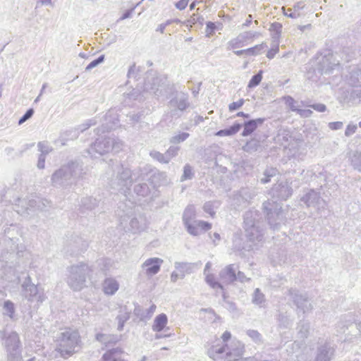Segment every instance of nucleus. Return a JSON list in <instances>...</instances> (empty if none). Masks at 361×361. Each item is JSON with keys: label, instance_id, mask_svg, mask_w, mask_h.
Wrapping results in <instances>:
<instances>
[{"label": "nucleus", "instance_id": "1", "mask_svg": "<svg viewBox=\"0 0 361 361\" xmlns=\"http://www.w3.org/2000/svg\"><path fill=\"white\" fill-rule=\"evenodd\" d=\"M112 163L113 170L116 171V176L112 178L110 185L114 189L121 191L127 196L130 193V187L133 183H136L133 191L140 197H147L150 194L151 188L146 183L143 181L147 180V173L146 169L137 168L131 171L128 168H124L118 161L110 160Z\"/></svg>", "mask_w": 361, "mask_h": 361}, {"label": "nucleus", "instance_id": "2", "mask_svg": "<svg viewBox=\"0 0 361 361\" xmlns=\"http://www.w3.org/2000/svg\"><path fill=\"white\" fill-rule=\"evenodd\" d=\"M85 173L82 161H70L53 173L51 183L55 188L66 189L83 178Z\"/></svg>", "mask_w": 361, "mask_h": 361}, {"label": "nucleus", "instance_id": "3", "mask_svg": "<svg viewBox=\"0 0 361 361\" xmlns=\"http://www.w3.org/2000/svg\"><path fill=\"white\" fill-rule=\"evenodd\" d=\"M126 207V206L122 204L116 211V215L119 218V226L125 232L134 234L143 231L146 227L145 219L140 216H135L131 208L125 210Z\"/></svg>", "mask_w": 361, "mask_h": 361}, {"label": "nucleus", "instance_id": "4", "mask_svg": "<svg viewBox=\"0 0 361 361\" xmlns=\"http://www.w3.org/2000/svg\"><path fill=\"white\" fill-rule=\"evenodd\" d=\"M81 343L78 331L66 329L60 334L57 339L56 350L62 357H69L78 351Z\"/></svg>", "mask_w": 361, "mask_h": 361}, {"label": "nucleus", "instance_id": "5", "mask_svg": "<svg viewBox=\"0 0 361 361\" xmlns=\"http://www.w3.org/2000/svg\"><path fill=\"white\" fill-rule=\"evenodd\" d=\"M67 283L69 287L78 291L86 286L87 279L90 277L92 269L85 263L81 262L67 268Z\"/></svg>", "mask_w": 361, "mask_h": 361}, {"label": "nucleus", "instance_id": "6", "mask_svg": "<svg viewBox=\"0 0 361 361\" xmlns=\"http://www.w3.org/2000/svg\"><path fill=\"white\" fill-rule=\"evenodd\" d=\"M311 68L314 73L330 74L332 71L340 65L330 50H325L317 55L310 62Z\"/></svg>", "mask_w": 361, "mask_h": 361}, {"label": "nucleus", "instance_id": "7", "mask_svg": "<svg viewBox=\"0 0 361 361\" xmlns=\"http://www.w3.org/2000/svg\"><path fill=\"white\" fill-rule=\"evenodd\" d=\"M1 337L7 353L8 361H20L21 360V345L18 334L16 331L6 334L5 331H0Z\"/></svg>", "mask_w": 361, "mask_h": 361}, {"label": "nucleus", "instance_id": "8", "mask_svg": "<svg viewBox=\"0 0 361 361\" xmlns=\"http://www.w3.org/2000/svg\"><path fill=\"white\" fill-rule=\"evenodd\" d=\"M166 78L158 75L155 72H147L143 90L159 98L166 92Z\"/></svg>", "mask_w": 361, "mask_h": 361}, {"label": "nucleus", "instance_id": "9", "mask_svg": "<svg viewBox=\"0 0 361 361\" xmlns=\"http://www.w3.org/2000/svg\"><path fill=\"white\" fill-rule=\"evenodd\" d=\"M263 209L266 212L270 227L273 230L279 229L285 218L281 207H279V205L274 201H267L263 203Z\"/></svg>", "mask_w": 361, "mask_h": 361}, {"label": "nucleus", "instance_id": "10", "mask_svg": "<svg viewBox=\"0 0 361 361\" xmlns=\"http://www.w3.org/2000/svg\"><path fill=\"white\" fill-rule=\"evenodd\" d=\"M119 148V143L116 142L114 138L109 137H101L90 146L88 149L89 154L97 158V154L99 156L103 155L110 152V150Z\"/></svg>", "mask_w": 361, "mask_h": 361}, {"label": "nucleus", "instance_id": "11", "mask_svg": "<svg viewBox=\"0 0 361 361\" xmlns=\"http://www.w3.org/2000/svg\"><path fill=\"white\" fill-rule=\"evenodd\" d=\"M171 109V115L173 116H180L179 111H183L190 106L188 95L183 92L177 93L169 102Z\"/></svg>", "mask_w": 361, "mask_h": 361}, {"label": "nucleus", "instance_id": "12", "mask_svg": "<svg viewBox=\"0 0 361 361\" xmlns=\"http://www.w3.org/2000/svg\"><path fill=\"white\" fill-rule=\"evenodd\" d=\"M288 293L298 311L306 313L312 310L313 306L306 294L300 293L298 290L293 288L289 289Z\"/></svg>", "mask_w": 361, "mask_h": 361}, {"label": "nucleus", "instance_id": "13", "mask_svg": "<svg viewBox=\"0 0 361 361\" xmlns=\"http://www.w3.org/2000/svg\"><path fill=\"white\" fill-rule=\"evenodd\" d=\"M118 115L115 109L109 110L103 117L102 125L97 128V134L109 132L118 126Z\"/></svg>", "mask_w": 361, "mask_h": 361}, {"label": "nucleus", "instance_id": "14", "mask_svg": "<svg viewBox=\"0 0 361 361\" xmlns=\"http://www.w3.org/2000/svg\"><path fill=\"white\" fill-rule=\"evenodd\" d=\"M164 261L159 257H151L146 259L141 265L140 275L145 274L152 277L159 273Z\"/></svg>", "mask_w": 361, "mask_h": 361}, {"label": "nucleus", "instance_id": "15", "mask_svg": "<svg viewBox=\"0 0 361 361\" xmlns=\"http://www.w3.org/2000/svg\"><path fill=\"white\" fill-rule=\"evenodd\" d=\"M88 247V243L80 237H75L70 240L66 247V252L70 255H77Z\"/></svg>", "mask_w": 361, "mask_h": 361}, {"label": "nucleus", "instance_id": "16", "mask_svg": "<svg viewBox=\"0 0 361 361\" xmlns=\"http://www.w3.org/2000/svg\"><path fill=\"white\" fill-rule=\"evenodd\" d=\"M38 197H32L29 199L27 201L25 200L18 199V204H16L15 210L17 213L23 214L25 213H27L28 210L30 211H37V204H38Z\"/></svg>", "mask_w": 361, "mask_h": 361}, {"label": "nucleus", "instance_id": "17", "mask_svg": "<svg viewBox=\"0 0 361 361\" xmlns=\"http://www.w3.org/2000/svg\"><path fill=\"white\" fill-rule=\"evenodd\" d=\"M258 35V32L252 31H247L240 33L237 37L232 39L228 43V49H235L245 46V42Z\"/></svg>", "mask_w": 361, "mask_h": 361}, {"label": "nucleus", "instance_id": "18", "mask_svg": "<svg viewBox=\"0 0 361 361\" xmlns=\"http://www.w3.org/2000/svg\"><path fill=\"white\" fill-rule=\"evenodd\" d=\"M24 295L28 300L33 301L37 299L38 301H42L41 296L38 295L37 286L31 283L30 277L28 276L23 284Z\"/></svg>", "mask_w": 361, "mask_h": 361}, {"label": "nucleus", "instance_id": "19", "mask_svg": "<svg viewBox=\"0 0 361 361\" xmlns=\"http://www.w3.org/2000/svg\"><path fill=\"white\" fill-rule=\"evenodd\" d=\"M271 192L279 199L286 200L291 196L293 189L287 182H281L273 187Z\"/></svg>", "mask_w": 361, "mask_h": 361}, {"label": "nucleus", "instance_id": "20", "mask_svg": "<svg viewBox=\"0 0 361 361\" xmlns=\"http://www.w3.org/2000/svg\"><path fill=\"white\" fill-rule=\"evenodd\" d=\"M245 235L249 241L253 243L262 242L264 238V229L259 224L245 230Z\"/></svg>", "mask_w": 361, "mask_h": 361}, {"label": "nucleus", "instance_id": "21", "mask_svg": "<svg viewBox=\"0 0 361 361\" xmlns=\"http://www.w3.org/2000/svg\"><path fill=\"white\" fill-rule=\"evenodd\" d=\"M334 353V348L329 343H325L317 348L315 361H330Z\"/></svg>", "mask_w": 361, "mask_h": 361}, {"label": "nucleus", "instance_id": "22", "mask_svg": "<svg viewBox=\"0 0 361 361\" xmlns=\"http://www.w3.org/2000/svg\"><path fill=\"white\" fill-rule=\"evenodd\" d=\"M244 229L262 224L260 222V214L257 210L250 209L246 212L243 216Z\"/></svg>", "mask_w": 361, "mask_h": 361}, {"label": "nucleus", "instance_id": "23", "mask_svg": "<svg viewBox=\"0 0 361 361\" xmlns=\"http://www.w3.org/2000/svg\"><path fill=\"white\" fill-rule=\"evenodd\" d=\"M301 201L309 207H316L321 201L320 193L314 190H310L301 197Z\"/></svg>", "mask_w": 361, "mask_h": 361}, {"label": "nucleus", "instance_id": "24", "mask_svg": "<svg viewBox=\"0 0 361 361\" xmlns=\"http://www.w3.org/2000/svg\"><path fill=\"white\" fill-rule=\"evenodd\" d=\"M219 276L223 282L231 283L236 281V269L234 264H229L219 272Z\"/></svg>", "mask_w": 361, "mask_h": 361}, {"label": "nucleus", "instance_id": "25", "mask_svg": "<svg viewBox=\"0 0 361 361\" xmlns=\"http://www.w3.org/2000/svg\"><path fill=\"white\" fill-rule=\"evenodd\" d=\"M264 118H259L244 122L242 135L246 137L251 135L259 126H261L264 123Z\"/></svg>", "mask_w": 361, "mask_h": 361}, {"label": "nucleus", "instance_id": "26", "mask_svg": "<svg viewBox=\"0 0 361 361\" xmlns=\"http://www.w3.org/2000/svg\"><path fill=\"white\" fill-rule=\"evenodd\" d=\"M347 80L352 86L361 87V69L355 66L351 68Z\"/></svg>", "mask_w": 361, "mask_h": 361}, {"label": "nucleus", "instance_id": "27", "mask_svg": "<svg viewBox=\"0 0 361 361\" xmlns=\"http://www.w3.org/2000/svg\"><path fill=\"white\" fill-rule=\"evenodd\" d=\"M198 263L179 262H176L175 268L180 272V278L183 279L185 274H191Z\"/></svg>", "mask_w": 361, "mask_h": 361}, {"label": "nucleus", "instance_id": "28", "mask_svg": "<svg viewBox=\"0 0 361 361\" xmlns=\"http://www.w3.org/2000/svg\"><path fill=\"white\" fill-rule=\"evenodd\" d=\"M99 204V200L92 197H85L81 199L80 209L82 212L91 211Z\"/></svg>", "mask_w": 361, "mask_h": 361}, {"label": "nucleus", "instance_id": "29", "mask_svg": "<svg viewBox=\"0 0 361 361\" xmlns=\"http://www.w3.org/2000/svg\"><path fill=\"white\" fill-rule=\"evenodd\" d=\"M118 287V283L114 279H106L103 284L104 292L106 295H114Z\"/></svg>", "mask_w": 361, "mask_h": 361}, {"label": "nucleus", "instance_id": "30", "mask_svg": "<svg viewBox=\"0 0 361 361\" xmlns=\"http://www.w3.org/2000/svg\"><path fill=\"white\" fill-rule=\"evenodd\" d=\"M168 322L167 316L162 313L157 315L154 321V324L152 325V330L156 332L161 331Z\"/></svg>", "mask_w": 361, "mask_h": 361}, {"label": "nucleus", "instance_id": "31", "mask_svg": "<svg viewBox=\"0 0 361 361\" xmlns=\"http://www.w3.org/2000/svg\"><path fill=\"white\" fill-rule=\"evenodd\" d=\"M252 302L254 305L259 306V307H263L265 306V295L258 288L255 289L252 295Z\"/></svg>", "mask_w": 361, "mask_h": 361}, {"label": "nucleus", "instance_id": "32", "mask_svg": "<svg viewBox=\"0 0 361 361\" xmlns=\"http://www.w3.org/2000/svg\"><path fill=\"white\" fill-rule=\"evenodd\" d=\"M196 211L194 205H188L183 214V222L184 224L195 221Z\"/></svg>", "mask_w": 361, "mask_h": 361}, {"label": "nucleus", "instance_id": "33", "mask_svg": "<svg viewBox=\"0 0 361 361\" xmlns=\"http://www.w3.org/2000/svg\"><path fill=\"white\" fill-rule=\"evenodd\" d=\"M242 128V124L240 123H234L233 126L229 127L228 128H225L223 130H220L216 133V135L218 136H230L235 135L237 133L240 128Z\"/></svg>", "mask_w": 361, "mask_h": 361}, {"label": "nucleus", "instance_id": "34", "mask_svg": "<svg viewBox=\"0 0 361 361\" xmlns=\"http://www.w3.org/2000/svg\"><path fill=\"white\" fill-rule=\"evenodd\" d=\"M4 314L8 316L11 319H14L16 308L14 303L11 300H6L3 305Z\"/></svg>", "mask_w": 361, "mask_h": 361}, {"label": "nucleus", "instance_id": "35", "mask_svg": "<svg viewBox=\"0 0 361 361\" xmlns=\"http://www.w3.org/2000/svg\"><path fill=\"white\" fill-rule=\"evenodd\" d=\"M278 170L276 168L266 169L263 173V177L260 178V182L266 184L271 181V178L278 175Z\"/></svg>", "mask_w": 361, "mask_h": 361}, {"label": "nucleus", "instance_id": "36", "mask_svg": "<svg viewBox=\"0 0 361 361\" xmlns=\"http://www.w3.org/2000/svg\"><path fill=\"white\" fill-rule=\"evenodd\" d=\"M298 334L300 338H305L309 335L310 324L305 321H301L298 325Z\"/></svg>", "mask_w": 361, "mask_h": 361}, {"label": "nucleus", "instance_id": "37", "mask_svg": "<svg viewBox=\"0 0 361 361\" xmlns=\"http://www.w3.org/2000/svg\"><path fill=\"white\" fill-rule=\"evenodd\" d=\"M133 314L135 317L139 318L140 321L149 320V314L146 309H143L139 305H135L133 310Z\"/></svg>", "mask_w": 361, "mask_h": 361}, {"label": "nucleus", "instance_id": "38", "mask_svg": "<svg viewBox=\"0 0 361 361\" xmlns=\"http://www.w3.org/2000/svg\"><path fill=\"white\" fill-rule=\"evenodd\" d=\"M267 46L266 43H262L257 45H255V47H250L247 49V56H257L260 54H262L265 48H267Z\"/></svg>", "mask_w": 361, "mask_h": 361}, {"label": "nucleus", "instance_id": "39", "mask_svg": "<svg viewBox=\"0 0 361 361\" xmlns=\"http://www.w3.org/2000/svg\"><path fill=\"white\" fill-rule=\"evenodd\" d=\"M206 283L212 288H216L224 290V286L221 283L215 280V276L212 274H207L205 275Z\"/></svg>", "mask_w": 361, "mask_h": 361}, {"label": "nucleus", "instance_id": "40", "mask_svg": "<svg viewBox=\"0 0 361 361\" xmlns=\"http://www.w3.org/2000/svg\"><path fill=\"white\" fill-rule=\"evenodd\" d=\"M187 231L192 235L196 236L200 235L199 226L197 220L191 221L190 223L184 224Z\"/></svg>", "mask_w": 361, "mask_h": 361}, {"label": "nucleus", "instance_id": "41", "mask_svg": "<svg viewBox=\"0 0 361 361\" xmlns=\"http://www.w3.org/2000/svg\"><path fill=\"white\" fill-rule=\"evenodd\" d=\"M149 156L154 160L161 164H169V161L166 157V154L161 153L157 150H152L149 152Z\"/></svg>", "mask_w": 361, "mask_h": 361}, {"label": "nucleus", "instance_id": "42", "mask_svg": "<svg viewBox=\"0 0 361 361\" xmlns=\"http://www.w3.org/2000/svg\"><path fill=\"white\" fill-rule=\"evenodd\" d=\"M262 71H259L257 74L254 75L248 82V88H254L257 87L262 81Z\"/></svg>", "mask_w": 361, "mask_h": 361}, {"label": "nucleus", "instance_id": "43", "mask_svg": "<svg viewBox=\"0 0 361 361\" xmlns=\"http://www.w3.org/2000/svg\"><path fill=\"white\" fill-rule=\"evenodd\" d=\"M190 136L188 133H179L178 135H175L170 138V143L171 144H178L184 142L186 139H188Z\"/></svg>", "mask_w": 361, "mask_h": 361}, {"label": "nucleus", "instance_id": "44", "mask_svg": "<svg viewBox=\"0 0 361 361\" xmlns=\"http://www.w3.org/2000/svg\"><path fill=\"white\" fill-rule=\"evenodd\" d=\"M129 319H130V313L128 312L119 314L116 317V320L118 321V331L123 330L126 322H127Z\"/></svg>", "mask_w": 361, "mask_h": 361}, {"label": "nucleus", "instance_id": "45", "mask_svg": "<svg viewBox=\"0 0 361 361\" xmlns=\"http://www.w3.org/2000/svg\"><path fill=\"white\" fill-rule=\"evenodd\" d=\"M353 168L361 172V152H356L351 158Z\"/></svg>", "mask_w": 361, "mask_h": 361}, {"label": "nucleus", "instance_id": "46", "mask_svg": "<svg viewBox=\"0 0 361 361\" xmlns=\"http://www.w3.org/2000/svg\"><path fill=\"white\" fill-rule=\"evenodd\" d=\"M281 30H282V25L279 23L275 22L271 25L269 30L274 32L272 37L274 39H278L279 38V37L281 35Z\"/></svg>", "mask_w": 361, "mask_h": 361}, {"label": "nucleus", "instance_id": "47", "mask_svg": "<svg viewBox=\"0 0 361 361\" xmlns=\"http://www.w3.org/2000/svg\"><path fill=\"white\" fill-rule=\"evenodd\" d=\"M51 207V202L47 199L38 197L37 211H47Z\"/></svg>", "mask_w": 361, "mask_h": 361}, {"label": "nucleus", "instance_id": "48", "mask_svg": "<svg viewBox=\"0 0 361 361\" xmlns=\"http://www.w3.org/2000/svg\"><path fill=\"white\" fill-rule=\"evenodd\" d=\"M279 326L282 328H288L291 323L289 317L283 313H280L278 317Z\"/></svg>", "mask_w": 361, "mask_h": 361}, {"label": "nucleus", "instance_id": "49", "mask_svg": "<svg viewBox=\"0 0 361 361\" xmlns=\"http://www.w3.org/2000/svg\"><path fill=\"white\" fill-rule=\"evenodd\" d=\"M180 150V147L172 145L165 152L166 157L169 161V163L170 162L171 159L175 157H176L178 154V152Z\"/></svg>", "mask_w": 361, "mask_h": 361}, {"label": "nucleus", "instance_id": "50", "mask_svg": "<svg viewBox=\"0 0 361 361\" xmlns=\"http://www.w3.org/2000/svg\"><path fill=\"white\" fill-rule=\"evenodd\" d=\"M193 176L194 173L192 172V167L190 165L186 164L183 168V173L180 178V180L184 181L186 180H190L192 178Z\"/></svg>", "mask_w": 361, "mask_h": 361}, {"label": "nucleus", "instance_id": "51", "mask_svg": "<svg viewBox=\"0 0 361 361\" xmlns=\"http://www.w3.org/2000/svg\"><path fill=\"white\" fill-rule=\"evenodd\" d=\"M235 345L237 346L235 349H233L232 350H230L229 352L226 353L228 355H234L235 357H239L243 355L244 347L242 345V343L239 341H237Z\"/></svg>", "mask_w": 361, "mask_h": 361}, {"label": "nucleus", "instance_id": "52", "mask_svg": "<svg viewBox=\"0 0 361 361\" xmlns=\"http://www.w3.org/2000/svg\"><path fill=\"white\" fill-rule=\"evenodd\" d=\"M39 151L41 152L40 154L47 156L49 153L52 151V147L49 146L47 142H39L37 144Z\"/></svg>", "mask_w": 361, "mask_h": 361}, {"label": "nucleus", "instance_id": "53", "mask_svg": "<svg viewBox=\"0 0 361 361\" xmlns=\"http://www.w3.org/2000/svg\"><path fill=\"white\" fill-rule=\"evenodd\" d=\"M283 101L292 111L298 112L299 109L295 106L296 102L292 97L286 96L283 97Z\"/></svg>", "mask_w": 361, "mask_h": 361}, {"label": "nucleus", "instance_id": "54", "mask_svg": "<svg viewBox=\"0 0 361 361\" xmlns=\"http://www.w3.org/2000/svg\"><path fill=\"white\" fill-rule=\"evenodd\" d=\"M97 123V119L95 118L89 119L86 121L82 124L80 125L78 127V130H80V132H83L85 130L88 129L90 127L96 125Z\"/></svg>", "mask_w": 361, "mask_h": 361}, {"label": "nucleus", "instance_id": "55", "mask_svg": "<svg viewBox=\"0 0 361 361\" xmlns=\"http://www.w3.org/2000/svg\"><path fill=\"white\" fill-rule=\"evenodd\" d=\"M104 59L105 56L104 54L99 56L97 59L93 60L87 66V67L85 68V71H89L91 69L95 68L96 66L104 62Z\"/></svg>", "mask_w": 361, "mask_h": 361}, {"label": "nucleus", "instance_id": "56", "mask_svg": "<svg viewBox=\"0 0 361 361\" xmlns=\"http://www.w3.org/2000/svg\"><path fill=\"white\" fill-rule=\"evenodd\" d=\"M247 335L255 343L261 341V334L256 330L249 329L247 331Z\"/></svg>", "mask_w": 361, "mask_h": 361}, {"label": "nucleus", "instance_id": "57", "mask_svg": "<svg viewBox=\"0 0 361 361\" xmlns=\"http://www.w3.org/2000/svg\"><path fill=\"white\" fill-rule=\"evenodd\" d=\"M302 103L303 106L310 107L318 112H324L326 109V106L324 104H308L304 102H302Z\"/></svg>", "mask_w": 361, "mask_h": 361}, {"label": "nucleus", "instance_id": "58", "mask_svg": "<svg viewBox=\"0 0 361 361\" xmlns=\"http://www.w3.org/2000/svg\"><path fill=\"white\" fill-rule=\"evenodd\" d=\"M222 297L226 305V308L231 312H235L238 310L235 304L231 301L226 300V293L224 292H223L222 293Z\"/></svg>", "mask_w": 361, "mask_h": 361}, {"label": "nucleus", "instance_id": "59", "mask_svg": "<svg viewBox=\"0 0 361 361\" xmlns=\"http://www.w3.org/2000/svg\"><path fill=\"white\" fill-rule=\"evenodd\" d=\"M245 103V100L243 99H240L237 102H233L228 105V109L230 111H234L238 109H240Z\"/></svg>", "mask_w": 361, "mask_h": 361}, {"label": "nucleus", "instance_id": "60", "mask_svg": "<svg viewBox=\"0 0 361 361\" xmlns=\"http://www.w3.org/2000/svg\"><path fill=\"white\" fill-rule=\"evenodd\" d=\"M34 109H29L26 111V112L24 114V115L19 119L18 124L21 125L23 123H25L26 121L30 119L34 114Z\"/></svg>", "mask_w": 361, "mask_h": 361}, {"label": "nucleus", "instance_id": "61", "mask_svg": "<svg viewBox=\"0 0 361 361\" xmlns=\"http://www.w3.org/2000/svg\"><path fill=\"white\" fill-rule=\"evenodd\" d=\"M203 209L206 213L209 214L212 217L215 215L213 203L212 202H205L203 206Z\"/></svg>", "mask_w": 361, "mask_h": 361}, {"label": "nucleus", "instance_id": "62", "mask_svg": "<svg viewBox=\"0 0 361 361\" xmlns=\"http://www.w3.org/2000/svg\"><path fill=\"white\" fill-rule=\"evenodd\" d=\"M96 340L102 343H108L110 342V336L102 333H99L96 334Z\"/></svg>", "mask_w": 361, "mask_h": 361}, {"label": "nucleus", "instance_id": "63", "mask_svg": "<svg viewBox=\"0 0 361 361\" xmlns=\"http://www.w3.org/2000/svg\"><path fill=\"white\" fill-rule=\"evenodd\" d=\"M197 224H198L200 232L201 231H207L212 228L211 224H209V222H207V221L197 220Z\"/></svg>", "mask_w": 361, "mask_h": 361}, {"label": "nucleus", "instance_id": "64", "mask_svg": "<svg viewBox=\"0 0 361 361\" xmlns=\"http://www.w3.org/2000/svg\"><path fill=\"white\" fill-rule=\"evenodd\" d=\"M357 128V125L351 124V123L348 124L347 126L345 131V136L350 137L352 135H353L355 133Z\"/></svg>", "mask_w": 361, "mask_h": 361}]
</instances>
